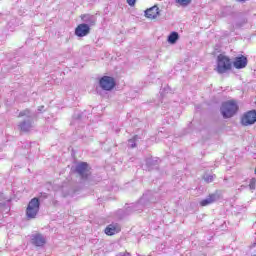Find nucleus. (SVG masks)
I'll use <instances>...</instances> for the list:
<instances>
[{"label":"nucleus","instance_id":"1","mask_svg":"<svg viewBox=\"0 0 256 256\" xmlns=\"http://www.w3.org/2000/svg\"><path fill=\"white\" fill-rule=\"evenodd\" d=\"M18 117H27V119L18 124V129L19 131H22V133H29V131L33 129V119H35V114H31V110L26 109L20 112Z\"/></svg>","mask_w":256,"mask_h":256},{"label":"nucleus","instance_id":"2","mask_svg":"<svg viewBox=\"0 0 256 256\" xmlns=\"http://www.w3.org/2000/svg\"><path fill=\"white\" fill-rule=\"evenodd\" d=\"M237 109H239V106H237L235 101H227L222 104L220 111L224 119H230V117L237 113Z\"/></svg>","mask_w":256,"mask_h":256},{"label":"nucleus","instance_id":"3","mask_svg":"<svg viewBox=\"0 0 256 256\" xmlns=\"http://www.w3.org/2000/svg\"><path fill=\"white\" fill-rule=\"evenodd\" d=\"M231 59H229V57L220 54L217 57V67H216V71L217 73H219L220 75H223V73H227V71H231Z\"/></svg>","mask_w":256,"mask_h":256},{"label":"nucleus","instance_id":"4","mask_svg":"<svg viewBox=\"0 0 256 256\" xmlns=\"http://www.w3.org/2000/svg\"><path fill=\"white\" fill-rule=\"evenodd\" d=\"M39 207H41L39 198L31 199L26 209V217L28 219H35L37 217V213H39Z\"/></svg>","mask_w":256,"mask_h":256},{"label":"nucleus","instance_id":"5","mask_svg":"<svg viewBox=\"0 0 256 256\" xmlns=\"http://www.w3.org/2000/svg\"><path fill=\"white\" fill-rule=\"evenodd\" d=\"M75 173L83 180L87 181L89 177H91V169L89 168V164L87 162H80L75 167Z\"/></svg>","mask_w":256,"mask_h":256},{"label":"nucleus","instance_id":"6","mask_svg":"<svg viewBox=\"0 0 256 256\" xmlns=\"http://www.w3.org/2000/svg\"><path fill=\"white\" fill-rule=\"evenodd\" d=\"M99 85L103 91H111L115 88V79L111 76H103L99 81Z\"/></svg>","mask_w":256,"mask_h":256},{"label":"nucleus","instance_id":"7","mask_svg":"<svg viewBox=\"0 0 256 256\" xmlns=\"http://www.w3.org/2000/svg\"><path fill=\"white\" fill-rule=\"evenodd\" d=\"M241 122H242V125H244L245 127H247L248 125L255 124L256 123V111L255 110L248 111L242 117Z\"/></svg>","mask_w":256,"mask_h":256},{"label":"nucleus","instance_id":"8","mask_svg":"<svg viewBox=\"0 0 256 256\" xmlns=\"http://www.w3.org/2000/svg\"><path fill=\"white\" fill-rule=\"evenodd\" d=\"M31 243L35 247H44L45 243H47V239L43 234L41 233H36L31 236Z\"/></svg>","mask_w":256,"mask_h":256},{"label":"nucleus","instance_id":"9","mask_svg":"<svg viewBox=\"0 0 256 256\" xmlns=\"http://www.w3.org/2000/svg\"><path fill=\"white\" fill-rule=\"evenodd\" d=\"M90 31H91V28H89V25L85 23L79 24L75 29V35L77 37H86V35H89Z\"/></svg>","mask_w":256,"mask_h":256},{"label":"nucleus","instance_id":"10","mask_svg":"<svg viewBox=\"0 0 256 256\" xmlns=\"http://www.w3.org/2000/svg\"><path fill=\"white\" fill-rule=\"evenodd\" d=\"M120 232H121V226L117 223H112L108 225L104 230V233H106L108 236L117 235V233H120Z\"/></svg>","mask_w":256,"mask_h":256},{"label":"nucleus","instance_id":"11","mask_svg":"<svg viewBox=\"0 0 256 256\" xmlns=\"http://www.w3.org/2000/svg\"><path fill=\"white\" fill-rule=\"evenodd\" d=\"M160 15L159 7L157 5H154L145 11V17H147V19H157Z\"/></svg>","mask_w":256,"mask_h":256},{"label":"nucleus","instance_id":"12","mask_svg":"<svg viewBox=\"0 0 256 256\" xmlns=\"http://www.w3.org/2000/svg\"><path fill=\"white\" fill-rule=\"evenodd\" d=\"M247 62V57L242 55L235 58L233 65L235 69H245L247 67Z\"/></svg>","mask_w":256,"mask_h":256},{"label":"nucleus","instance_id":"13","mask_svg":"<svg viewBox=\"0 0 256 256\" xmlns=\"http://www.w3.org/2000/svg\"><path fill=\"white\" fill-rule=\"evenodd\" d=\"M161 160L159 158H147L146 159V167L148 171H153V169H159V163Z\"/></svg>","mask_w":256,"mask_h":256},{"label":"nucleus","instance_id":"14","mask_svg":"<svg viewBox=\"0 0 256 256\" xmlns=\"http://www.w3.org/2000/svg\"><path fill=\"white\" fill-rule=\"evenodd\" d=\"M217 199H219V195L218 194H210L209 196H207L205 199H203L200 202L201 207H207V205H211L213 203H215V201H217Z\"/></svg>","mask_w":256,"mask_h":256},{"label":"nucleus","instance_id":"15","mask_svg":"<svg viewBox=\"0 0 256 256\" xmlns=\"http://www.w3.org/2000/svg\"><path fill=\"white\" fill-rule=\"evenodd\" d=\"M82 21L88 25V27H93L95 23H97V17L91 15V14H84L82 16Z\"/></svg>","mask_w":256,"mask_h":256},{"label":"nucleus","instance_id":"16","mask_svg":"<svg viewBox=\"0 0 256 256\" xmlns=\"http://www.w3.org/2000/svg\"><path fill=\"white\" fill-rule=\"evenodd\" d=\"M167 41L170 43V45H175V43L179 41V33L171 32L170 35H168Z\"/></svg>","mask_w":256,"mask_h":256},{"label":"nucleus","instance_id":"17","mask_svg":"<svg viewBox=\"0 0 256 256\" xmlns=\"http://www.w3.org/2000/svg\"><path fill=\"white\" fill-rule=\"evenodd\" d=\"M138 136H134L133 138H131L130 140H128V145L129 147H131V149H135V147H137V141Z\"/></svg>","mask_w":256,"mask_h":256},{"label":"nucleus","instance_id":"18","mask_svg":"<svg viewBox=\"0 0 256 256\" xmlns=\"http://www.w3.org/2000/svg\"><path fill=\"white\" fill-rule=\"evenodd\" d=\"M203 179L206 183H213L214 179H215V175H211V174H204Z\"/></svg>","mask_w":256,"mask_h":256},{"label":"nucleus","instance_id":"19","mask_svg":"<svg viewBox=\"0 0 256 256\" xmlns=\"http://www.w3.org/2000/svg\"><path fill=\"white\" fill-rule=\"evenodd\" d=\"M148 199H149V197H147V194H144V195L140 198V200H139V202H138V205H143V206L147 205Z\"/></svg>","mask_w":256,"mask_h":256},{"label":"nucleus","instance_id":"20","mask_svg":"<svg viewBox=\"0 0 256 256\" xmlns=\"http://www.w3.org/2000/svg\"><path fill=\"white\" fill-rule=\"evenodd\" d=\"M192 0H176V3L178 5H181V7H187V5H190Z\"/></svg>","mask_w":256,"mask_h":256},{"label":"nucleus","instance_id":"21","mask_svg":"<svg viewBox=\"0 0 256 256\" xmlns=\"http://www.w3.org/2000/svg\"><path fill=\"white\" fill-rule=\"evenodd\" d=\"M249 188L254 190L256 188V180L253 178L250 180Z\"/></svg>","mask_w":256,"mask_h":256},{"label":"nucleus","instance_id":"22","mask_svg":"<svg viewBox=\"0 0 256 256\" xmlns=\"http://www.w3.org/2000/svg\"><path fill=\"white\" fill-rule=\"evenodd\" d=\"M128 5H130V7H133L136 3L137 0H126Z\"/></svg>","mask_w":256,"mask_h":256},{"label":"nucleus","instance_id":"23","mask_svg":"<svg viewBox=\"0 0 256 256\" xmlns=\"http://www.w3.org/2000/svg\"><path fill=\"white\" fill-rule=\"evenodd\" d=\"M43 109H45V106H39L38 107V112L41 113L43 111Z\"/></svg>","mask_w":256,"mask_h":256},{"label":"nucleus","instance_id":"24","mask_svg":"<svg viewBox=\"0 0 256 256\" xmlns=\"http://www.w3.org/2000/svg\"><path fill=\"white\" fill-rule=\"evenodd\" d=\"M164 91H165L166 93H169V91H171V88H169V86H167V87L164 88Z\"/></svg>","mask_w":256,"mask_h":256},{"label":"nucleus","instance_id":"25","mask_svg":"<svg viewBox=\"0 0 256 256\" xmlns=\"http://www.w3.org/2000/svg\"><path fill=\"white\" fill-rule=\"evenodd\" d=\"M123 255H125V254H123V253H120V256H123Z\"/></svg>","mask_w":256,"mask_h":256},{"label":"nucleus","instance_id":"26","mask_svg":"<svg viewBox=\"0 0 256 256\" xmlns=\"http://www.w3.org/2000/svg\"><path fill=\"white\" fill-rule=\"evenodd\" d=\"M238 1H245V0H238Z\"/></svg>","mask_w":256,"mask_h":256},{"label":"nucleus","instance_id":"27","mask_svg":"<svg viewBox=\"0 0 256 256\" xmlns=\"http://www.w3.org/2000/svg\"><path fill=\"white\" fill-rule=\"evenodd\" d=\"M255 175H256V168H255Z\"/></svg>","mask_w":256,"mask_h":256}]
</instances>
